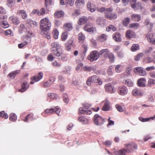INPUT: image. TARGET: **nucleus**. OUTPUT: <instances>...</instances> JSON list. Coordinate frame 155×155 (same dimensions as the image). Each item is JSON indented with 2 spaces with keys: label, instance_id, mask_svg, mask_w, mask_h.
<instances>
[{
  "label": "nucleus",
  "instance_id": "1",
  "mask_svg": "<svg viewBox=\"0 0 155 155\" xmlns=\"http://www.w3.org/2000/svg\"><path fill=\"white\" fill-rule=\"evenodd\" d=\"M125 145L127 148L115 151L114 152L115 154L117 155H126V153L131 152L133 150V149H137V145L134 143L125 144Z\"/></svg>",
  "mask_w": 155,
  "mask_h": 155
},
{
  "label": "nucleus",
  "instance_id": "2",
  "mask_svg": "<svg viewBox=\"0 0 155 155\" xmlns=\"http://www.w3.org/2000/svg\"><path fill=\"white\" fill-rule=\"evenodd\" d=\"M51 26V22L48 18L42 19L40 22V28L41 30V34H43L45 31L50 30Z\"/></svg>",
  "mask_w": 155,
  "mask_h": 155
},
{
  "label": "nucleus",
  "instance_id": "3",
  "mask_svg": "<svg viewBox=\"0 0 155 155\" xmlns=\"http://www.w3.org/2000/svg\"><path fill=\"white\" fill-rule=\"evenodd\" d=\"M52 48L51 51L54 55L58 57L61 56L63 54L62 50L61 45L58 42H55L51 44Z\"/></svg>",
  "mask_w": 155,
  "mask_h": 155
},
{
  "label": "nucleus",
  "instance_id": "4",
  "mask_svg": "<svg viewBox=\"0 0 155 155\" xmlns=\"http://www.w3.org/2000/svg\"><path fill=\"white\" fill-rule=\"evenodd\" d=\"M91 83H97L99 85L102 84V82L99 78L96 75H93L89 78L87 81V84L88 85H90Z\"/></svg>",
  "mask_w": 155,
  "mask_h": 155
},
{
  "label": "nucleus",
  "instance_id": "5",
  "mask_svg": "<svg viewBox=\"0 0 155 155\" xmlns=\"http://www.w3.org/2000/svg\"><path fill=\"white\" fill-rule=\"evenodd\" d=\"M94 124L97 126H101L105 122V119L97 114L94 115L93 119Z\"/></svg>",
  "mask_w": 155,
  "mask_h": 155
},
{
  "label": "nucleus",
  "instance_id": "6",
  "mask_svg": "<svg viewBox=\"0 0 155 155\" xmlns=\"http://www.w3.org/2000/svg\"><path fill=\"white\" fill-rule=\"evenodd\" d=\"M83 105L84 108L80 107L79 108L80 112L81 114H90L92 113V111L90 110L87 109V108L90 107L91 104L87 103H84Z\"/></svg>",
  "mask_w": 155,
  "mask_h": 155
},
{
  "label": "nucleus",
  "instance_id": "7",
  "mask_svg": "<svg viewBox=\"0 0 155 155\" xmlns=\"http://www.w3.org/2000/svg\"><path fill=\"white\" fill-rule=\"evenodd\" d=\"M98 53L96 51L91 52L88 56V59L91 61H93L97 60L99 58Z\"/></svg>",
  "mask_w": 155,
  "mask_h": 155
},
{
  "label": "nucleus",
  "instance_id": "8",
  "mask_svg": "<svg viewBox=\"0 0 155 155\" xmlns=\"http://www.w3.org/2000/svg\"><path fill=\"white\" fill-rule=\"evenodd\" d=\"M61 111V109L58 106H56L54 108L50 109H47L45 110V114L51 113L52 114L53 113L55 112L58 115H59V113Z\"/></svg>",
  "mask_w": 155,
  "mask_h": 155
},
{
  "label": "nucleus",
  "instance_id": "9",
  "mask_svg": "<svg viewBox=\"0 0 155 155\" xmlns=\"http://www.w3.org/2000/svg\"><path fill=\"white\" fill-rule=\"evenodd\" d=\"M104 88L106 91L110 93H114L116 91L114 85L110 83L106 84L104 86Z\"/></svg>",
  "mask_w": 155,
  "mask_h": 155
},
{
  "label": "nucleus",
  "instance_id": "10",
  "mask_svg": "<svg viewBox=\"0 0 155 155\" xmlns=\"http://www.w3.org/2000/svg\"><path fill=\"white\" fill-rule=\"evenodd\" d=\"M118 92L120 95L122 96L124 95L127 94L128 89L125 86H121L119 87Z\"/></svg>",
  "mask_w": 155,
  "mask_h": 155
},
{
  "label": "nucleus",
  "instance_id": "11",
  "mask_svg": "<svg viewBox=\"0 0 155 155\" xmlns=\"http://www.w3.org/2000/svg\"><path fill=\"white\" fill-rule=\"evenodd\" d=\"M73 39L72 38H71L68 41L65 45L66 49V50L69 51L71 49L72 47H74V44L73 43Z\"/></svg>",
  "mask_w": 155,
  "mask_h": 155
},
{
  "label": "nucleus",
  "instance_id": "12",
  "mask_svg": "<svg viewBox=\"0 0 155 155\" xmlns=\"http://www.w3.org/2000/svg\"><path fill=\"white\" fill-rule=\"evenodd\" d=\"M146 79L144 78H141L138 80L137 82V85L140 87H143L146 86Z\"/></svg>",
  "mask_w": 155,
  "mask_h": 155
},
{
  "label": "nucleus",
  "instance_id": "13",
  "mask_svg": "<svg viewBox=\"0 0 155 155\" xmlns=\"http://www.w3.org/2000/svg\"><path fill=\"white\" fill-rule=\"evenodd\" d=\"M109 54V51L108 49H102L98 53L99 56L101 55L105 58L107 57Z\"/></svg>",
  "mask_w": 155,
  "mask_h": 155
},
{
  "label": "nucleus",
  "instance_id": "14",
  "mask_svg": "<svg viewBox=\"0 0 155 155\" xmlns=\"http://www.w3.org/2000/svg\"><path fill=\"white\" fill-rule=\"evenodd\" d=\"M147 37L149 42L151 44L155 45V38L152 33L147 34Z\"/></svg>",
  "mask_w": 155,
  "mask_h": 155
},
{
  "label": "nucleus",
  "instance_id": "15",
  "mask_svg": "<svg viewBox=\"0 0 155 155\" xmlns=\"http://www.w3.org/2000/svg\"><path fill=\"white\" fill-rule=\"evenodd\" d=\"M113 38V39L116 42H120L121 40L120 34L118 32H116L114 34Z\"/></svg>",
  "mask_w": 155,
  "mask_h": 155
},
{
  "label": "nucleus",
  "instance_id": "16",
  "mask_svg": "<svg viewBox=\"0 0 155 155\" xmlns=\"http://www.w3.org/2000/svg\"><path fill=\"white\" fill-rule=\"evenodd\" d=\"M43 77V73L41 72H40L38 74L37 76L32 77L31 79L32 81H35V82H37L42 79Z\"/></svg>",
  "mask_w": 155,
  "mask_h": 155
},
{
  "label": "nucleus",
  "instance_id": "17",
  "mask_svg": "<svg viewBox=\"0 0 155 155\" xmlns=\"http://www.w3.org/2000/svg\"><path fill=\"white\" fill-rule=\"evenodd\" d=\"M132 93L133 95L136 96H141L143 95V93L140 90L136 88L133 90Z\"/></svg>",
  "mask_w": 155,
  "mask_h": 155
},
{
  "label": "nucleus",
  "instance_id": "18",
  "mask_svg": "<svg viewBox=\"0 0 155 155\" xmlns=\"http://www.w3.org/2000/svg\"><path fill=\"white\" fill-rule=\"evenodd\" d=\"M29 85L27 82H23L21 85V88L19 90V91L23 92L28 87Z\"/></svg>",
  "mask_w": 155,
  "mask_h": 155
},
{
  "label": "nucleus",
  "instance_id": "19",
  "mask_svg": "<svg viewBox=\"0 0 155 155\" xmlns=\"http://www.w3.org/2000/svg\"><path fill=\"white\" fill-rule=\"evenodd\" d=\"M132 20L134 21H140L141 17L140 15L133 14L131 15Z\"/></svg>",
  "mask_w": 155,
  "mask_h": 155
},
{
  "label": "nucleus",
  "instance_id": "20",
  "mask_svg": "<svg viewBox=\"0 0 155 155\" xmlns=\"http://www.w3.org/2000/svg\"><path fill=\"white\" fill-rule=\"evenodd\" d=\"M87 8L91 12H93L96 10V6L93 4H91L90 2H88L87 5Z\"/></svg>",
  "mask_w": 155,
  "mask_h": 155
},
{
  "label": "nucleus",
  "instance_id": "21",
  "mask_svg": "<svg viewBox=\"0 0 155 155\" xmlns=\"http://www.w3.org/2000/svg\"><path fill=\"white\" fill-rule=\"evenodd\" d=\"M17 14L18 15L21 16L22 18L24 19H26L27 17V14L25 10H19L18 11Z\"/></svg>",
  "mask_w": 155,
  "mask_h": 155
},
{
  "label": "nucleus",
  "instance_id": "22",
  "mask_svg": "<svg viewBox=\"0 0 155 155\" xmlns=\"http://www.w3.org/2000/svg\"><path fill=\"white\" fill-rule=\"evenodd\" d=\"M55 80L54 78H50L49 80L45 82L44 84V86L45 87H49L52 84V83Z\"/></svg>",
  "mask_w": 155,
  "mask_h": 155
},
{
  "label": "nucleus",
  "instance_id": "23",
  "mask_svg": "<svg viewBox=\"0 0 155 155\" xmlns=\"http://www.w3.org/2000/svg\"><path fill=\"white\" fill-rule=\"evenodd\" d=\"M87 20V18L85 16L79 18L78 21V23L79 25L84 24L86 23Z\"/></svg>",
  "mask_w": 155,
  "mask_h": 155
},
{
  "label": "nucleus",
  "instance_id": "24",
  "mask_svg": "<svg viewBox=\"0 0 155 155\" xmlns=\"http://www.w3.org/2000/svg\"><path fill=\"white\" fill-rule=\"evenodd\" d=\"M71 69V68L69 66H66L64 67L62 72L64 74H70V72Z\"/></svg>",
  "mask_w": 155,
  "mask_h": 155
},
{
  "label": "nucleus",
  "instance_id": "25",
  "mask_svg": "<svg viewBox=\"0 0 155 155\" xmlns=\"http://www.w3.org/2000/svg\"><path fill=\"white\" fill-rule=\"evenodd\" d=\"M110 110V103L108 101H106L102 108L103 111H108Z\"/></svg>",
  "mask_w": 155,
  "mask_h": 155
},
{
  "label": "nucleus",
  "instance_id": "26",
  "mask_svg": "<svg viewBox=\"0 0 155 155\" xmlns=\"http://www.w3.org/2000/svg\"><path fill=\"white\" fill-rule=\"evenodd\" d=\"M117 15L114 13L112 14L111 13L109 14L106 15L105 17L109 19H115L117 18Z\"/></svg>",
  "mask_w": 155,
  "mask_h": 155
},
{
  "label": "nucleus",
  "instance_id": "27",
  "mask_svg": "<svg viewBox=\"0 0 155 155\" xmlns=\"http://www.w3.org/2000/svg\"><path fill=\"white\" fill-rule=\"evenodd\" d=\"M123 82L128 87H131L134 85L132 81L130 79L124 80L123 81Z\"/></svg>",
  "mask_w": 155,
  "mask_h": 155
},
{
  "label": "nucleus",
  "instance_id": "28",
  "mask_svg": "<svg viewBox=\"0 0 155 155\" xmlns=\"http://www.w3.org/2000/svg\"><path fill=\"white\" fill-rule=\"evenodd\" d=\"M33 115L32 114H29L25 117V119L22 120L25 122H28L29 120H32L33 119Z\"/></svg>",
  "mask_w": 155,
  "mask_h": 155
},
{
  "label": "nucleus",
  "instance_id": "29",
  "mask_svg": "<svg viewBox=\"0 0 155 155\" xmlns=\"http://www.w3.org/2000/svg\"><path fill=\"white\" fill-rule=\"evenodd\" d=\"M9 18L12 21V22L14 24L18 25L20 22L18 18L16 17L11 16Z\"/></svg>",
  "mask_w": 155,
  "mask_h": 155
},
{
  "label": "nucleus",
  "instance_id": "30",
  "mask_svg": "<svg viewBox=\"0 0 155 155\" xmlns=\"http://www.w3.org/2000/svg\"><path fill=\"white\" fill-rule=\"evenodd\" d=\"M79 120L83 124H87L88 122V120L84 117H80L79 118Z\"/></svg>",
  "mask_w": 155,
  "mask_h": 155
},
{
  "label": "nucleus",
  "instance_id": "31",
  "mask_svg": "<svg viewBox=\"0 0 155 155\" xmlns=\"http://www.w3.org/2000/svg\"><path fill=\"white\" fill-rule=\"evenodd\" d=\"M19 70H16L13 71L12 72L10 73L8 75V76L10 77L11 78H15V76L16 74H17L19 73Z\"/></svg>",
  "mask_w": 155,
  "mask_h": 155
},
{
  "label": "nucleus",
  "instance_id": "32",
  "mask_svg": "<svg viewBox=\"0 0 155 155\" xmlns=\"http://www.w3.org/2000/svg\"><path fill=\"white\" fill-rule=\"evenodd\" d=\"M117 30L116 28L112 25H110L106 28V30L107 31H109L110 30H112L113 31H115Z\"/></svg>",
  "mask_w": 155,
  "mask_h": 155
},
{
  "label": "nucleus",
  "instance_id": "33",
  "mask_svg": "<svg viewBox=\"0 0 155 155\" xmlns=\"http://www.w3.org/2000/svg\"><path fill=\"white\" fill-rule=\"evenodd\" d=\"M64 27L65 30L68 31L71 30L73 28L71 24L70 23H68L64 24Z\"/></svg>",
  "mask_w": 155,
  "mask_h": 155
},
{
  "label": "nucleus",
  "instance_id": "34",
  "mask_svg": "<svg viewBox=\"0 0 155 155\" xmlns=\"http://www.w3.org/2000/svg\"><path fill=\"white\" fill-rule=\"evenodd\" d=\"M104 21V19L103 18L99 17L96 20V23L97 25H101L103 24Z\"/></svg>",
  "mask_w": 155,
  "mask_h": 155
},
{
  "label": "nucleus",
  "instance_id": "35",
  "mask_svg": "<svg viewBox=\"0 0 155 155\" xmlns=\"http://www.w3.org/2000/svg\"><path fill=\"white\" fill-rule=\"evenodd\" d=\"M54 15L56 18H59L63 16L64 12L62 11H60L56 12Z\"/></svg>",
  "mask_w": 155,
  "mask_h": 155
},
{
  "label": "nucleus",
  "instance_id": "36",
  "mask_svg": "<svg viewBox=\"0 0 155 155\" xmlns=\"http://www.w3.org/2000/svg\"><path fill=\"white\" fill-rule=\"evenodd\" d=\"M17 119V117L15 114H11L9 116V120L12 121H15Z\"/></svg>",
  "mask_w": 155,
  "mask_h": 155
},
{
  "label": "nucleus",
  "instance_id": "37",
  "mask_svg": "<svg viewBox=\"0 0 155 155\" xmlns=\"http://www.w3.org/2000/svg\"><path fill=\"white\" fill-rule=\"evenodd\" d=\"M139 49V46L138 44H134L131 47L130 49L132 51H135Z\"/></svg>",
  "mask_w": 155,
  "mask_h": 155
},
{
  "label": "nucleus",
  "instance_id": "38",
  "mask_svg": "<svg viewBox=\"0 0 155 155\" xmlns=\"http://www.w3.org/2000/svg\"><path fill=\"white\" fill-rule=\"evenodd\" d=\"M1 25L2 27L5 28H7L9 26V25L8 22L5 21L1 22Z\"/></svg>",
  "mask_w": 155,
  "mask_h": 155
},
{
  "label": "nucleus",
  "instance_id": "39",
  "mask_svg": "<svg viewBox=\"0 0 155 155\" xmlns=\"http://www.w3.org/2000/svg\"><path fill=\"white\" fill-rule=\"evenodd\" d=\"M99 40L101 41H104L106 40L107 38V36L105 34H103L99 37Z\"/></svg>",
  "mask_w": 155,
  "mask_h": 155
},
{
  "label": "nucleus",
  "instance_id": "40",
  "mask_svg": "<svg viewBox=\"0 0 155 155\" xmlns=\"http://www.w3.org/2000/svg\"><path fill=\"white\" fill-rule=\"evenodd\" d=\"M63 97L64 101V103H68L69 100L67 94L66 93H64L63 94Z\"/></svg>",
  "mask_w": 155,
  "mask_h": 155
},
{
  "label": "nucleus",
  "instance_id": "41",
  "mask_svg": "<svg viewBox=\"0 0 155 155\" xmlns=\"http://www.w3.org/2000/svg\"><path fill=\"white\" fill-rule=\"evenodd\" d=\"M130 22V18L128 17L126 18L123 21V24L124 26H127Z\"/></svg>",
  "mask_w": 155,
  "mask_h": 155
},
{
  "label": "nucleus",
  "instance_id": "42",
  "mask_svg": "<svg viewBox=\"0 0 155 155\" xmlns=\"http://www.w3.org/2000/svg\"><path fill=\"white\" fill-rule=\"evenodd\" d=\"M68 37V33L66 32H64L62 35L61 38L63 41H65Z\"/></svg>",
  "mask_w": 155,
  "mask_h": 155
},
{
  "label": "nucleus",
  "instance_id": "43",
  "mask_svg": "<svg viewBox=\"0 0 155 155\" xmlns=\"http://www.w3.org/2000/svg\"><path fill=\"white\" fill-rule=\"evenodd\" d=\"M78 39L80 41L83 42L85 38V36L81 33H80L78 35Z\"/></svg>",
  "mask_w": 155,
  "mask_h": 155
},
{
  "label": "nucleus",
  "instance_id": "44",
  "mask_svg": "<svg viewBox=\"0 0 155 155\" xmlns=\"http://www.w3.org/2000/svg\"><path fill=\"white\" fill-rule=\"evenodd\" d=\"M49 30H47L46 32H44L43 34H41L44 37H46L48 39H49L51 38V37L50 35V34L49 33Z\"/></svg>",
  "mask_w": 155,
  "mask_h": 155
},
{
  "label": "nucleus",
  "instance_id": "45",
  "mask_svg": "<svg viewBox=\"0 0 155 155\" xmlns=\"http://www.w3.org/2000/svg\"><path fill=\"white\" fill-rule=\"evenodd\" d=\"M53 34L54 37L55 39H57L58 38V32L57 30L56 29H54L53 32Z\"/></svg>",
  "mask_w": 155,
  "mask_h": 155
},
{
  "label": "nucleus",
  "instance_id": "46",
  "mask_svg": "<svg viewBox=\"0 0 155 155\" xmlns=\"http://www.w3.org/2000/svg\"><path fill=\"white\" fill-rule=\"evenodd\" d=\"M0 117L4 118L5 119H7L8 116L7 114L5 113L4 111H3L0 112Z\"/></svg>",
  "mask_w": 155,
  "mask_h": 155
},
{
  "label": "nucleus",
  "instance_id": "47",
  "mask_svg": "<svg viewBox=\"0 0 155 155\" xmlns=\"http://www.w3.org/2000/svg\"><path fill=\"white\" fill-rule=\"evenodd\" d=\"M108 57L111 63H112L114 62V58L113 54L111 53L110 54Z\"/></svg>",
  "mask_w": 155,
  "mask_h": 155
},
{
  "label": "nucleus",
  "instance_id": "48",
  "mask_svg": "<svg viewBox=\"0 0 155 155\" xmlns=\"http://www.w3.org/2000/svg\"><path fill=\"white\" fill-rule=\"evenodd\" d=\"M115 107L117 110L120 112H122L124 111V109L123 107L119 105L118 104H117L115 105Z\"/></svg>",
  "mask_w": 155,
  "mask_h": 155
},
{
  "label": "nucleus",
  "instance_id": "49",
  "mask_svg": "<svg viewBox=\"0 0 155 155\" xmlns=\"http://www.w3.org/2000/svg\"><path fill=\"white\" fill-rule=\"evenodd\" d=\"M74 0H65V3L69 5L70 6H72L74 4Z\"/></svg>",
  "mask_w": 155,
  "mask_h": 155
},
{
  "label": "nucleus",
  "instance_id": "50",
  "mask_svg": "<svg viewBox=\"0 0 155 155\" xmlns=\"http://www.w3.org/2000/svg\"><path fill=\"white\" fill-rule=\"evenodd\" d=\"M139 26L138 23H133L130 24V28H137Z\"/></svg>",
  "mask_w": 155,
  "mask_h": 155
},
{
  "label": "nucleus",
  "instance_id": "51",
  "mask_svg": "<svg viewBox=\"0 0 155 155\" xmlns=\"http://www.w3.org/2000/svg\"><path fill=\"white\" fill-rule=\"evenodd\" d=\"M154 84H155V80L151 78H150L149 79L148 84V86L149 87L151 85H153Z\"/></svg>",
  "mask_w": 155,
  "mask_h": 155
},
{
  "label": "nucleus",
  "instance_id": "52",
  "mask_svg": "<svg viewBox=\"0 0 155 155\" xmlns=\"http://www.w3.org/2000/svg\"><path fill=\"white\" fill-rule=\"evenodd\" d=\"M126 37L129 38H132V35L131 34V31L130 30H127L126 33Z\"/></svg>",
  "mask_w": 155,
  "mask_h": 155
},
{
  "label": "nucleus",
  "instance_id": "53",
  "mask_svg": "<svg viewBox=\"0 0 155 155\" xmlns=\"http://www.w3.org/2000/svg\"><path fill=\"white\" fill-rule=\"evenodd\" d=\"M143 55V54L142 53H140L137 55L135 57V61H138L139 60L140 58L142 57Z\"/></svg>",
  "mask_w": 155,
  "mask_h": 155
},
{
  "label": "nucleus",
  "instance_id": "54",
  "mask_svg": "<svg viewBox=\"0 0 155 155\" xmlns=\"http://www.w3.org/2000/svg\"><path fill=\"white\" fill-rule=\"evenodd\" d=\"M130 2L131 4V7L133 9H135L136 7L135 5V3L136 2V0H130Z\"/></svg>",
  "mask_w": 155,
  "mask_h": 155
},
{
  "label": "nucleus",
  "instance_id": "55",
  "mask_svg": "<svg viewBox=\"0 0 155 155\" xmlns=\"http://www.w3.org/2000/svg\"><path fill=\"white\" fill-rule=\"evenodd\" d=\"M144 23L145 25H149L151 27H153V24L150 22V20L148 19H145Z\"/></svg>",
  "mask_w": 155,
  "mask_h": 155
},
{
  "label": "nucleus",
  "instance_id": "56",
  "mask_svg": "<svg viewBox=\"0 0 155 155\" xmlns=\"http://www.w3.org/2000/svg\"><path fill=\"white\" fill-rule=\"evenodd\" d=\"M5 34L6 35H10L11 36H12L13 35V33L11 30L9 29L5 31Z\"/></svg>",
  "mask_w": 155,
  "mask_h": 155
},
{
  "label": "nucleus",
  "instance_id": "57",
  "mask_svg": "<svg viewBox=\"0 0 155 155\" xmlns=\"http://www.w3.org/2000/svg\"><path fill=\"white\" fill-rule=\"evenodd\" d=\"M52 65L56 67H60L61 66V64L60 63L57 62L56 61H55L54 62L52 63Z\"/></svg>",
  "mask_w": 155,
  "mask_h": 155
},
{
  "label": "nucleus",
  "instance_id": "58",
  "mask_svg": "<svg viewBox=\"0 0 155 155\" xmlns=\"http://www.w3.org/2000/svg\"><path fill=\"white\" fill-rule=\"evenodd\" d=\"M83 70L85 71H90L92 70V68L91 66H84L83 67Z\"/></svg>",
  "mask_w": 155,
  "mask_h": 155
},
{
  "label": "nucleus",
  "instance_id": "59",
  "mask_svg": "<svg viewBox=\"0 0 155 155\" xmlns=\"http://www.w3.org/2000/svg\"><path fill=\"white\" fill-rule=\"evenodd\" d=\"M153 50V48L152 47H150L148 49L145 50L144 52L145 54L148 55L151 53V51Z\"/></svg>",
  "mask_w": 155,
  "mask_h": 155
},
{
  "label": "nucleus",
  "instance_id": "60",
  "mask_svg": "<svg viewBox=\"0 0 155 155\" xmlns=\"http://www.w3.org/2000/svg\"><path fill=\"white\" fill-rule=\"evenodd\" d=\"M45 12V9L44 8H42L40 9V11H39V13H38V15H44Z\"/></svg>",
  "mask_w": 155,
  "mask_h": 155
},
{
  "label": "nucleus",
  "instance_id": "61",
  "mask_svg": "<svg viewBox=\"0 0 155 155\" xmlns=\"http://www.w3.org/2000/svg\"><path fill=\"white\" fill-rule=\"evenodd\" d=\"M7 4L9 7L12 6V5L14 4L15 3V1L12 0H7Z\"/></svg>",
  "mask_w": 155,
  "mask_h": 155
},
{
  "label": "nucleus",
  "instance_id": "62",
  "mask_svg": "<svg viewBox=\"0 0 155 155\" xmlns=\"http://www.w3.org/2000/svg\"><path fill=\"white\" fill-rule=\"evenodd\" d=\"M112 11V9L111 8H106L105 11V15H106L110 13Z\"/></svg>",
  "mask_w": 155,
  "mask_h": 155
},
{
  "label": "nucleus",
  "instance_id": "63",
  "mask_svg": "<svg viewBox=\"0 0 155 155\" xmlns=\"http://www.w3.org/2000/svg\"><path fill=\"white\" fill-rule=\"evenodd\" d=\"M142 67H137L134 68V71L135 73L138 72L139 74L141 71Z\"/></svg>",
  "mask_w": 155,
  "mask_h": 155
},
{
  "label": "nucleus",
  "instance_id": "64",
  "mask_svg": "<svg viewBox=\"0 0 155 155\" xmlns=\"http://www.w3.org/2000/svg\"><path fill=\"white\" fill-rule=\"evenodd\" d=\"M80 14L79 10H75L74 12L72 13V15L74 17H76L78 15Z\"/></svg>",
  "mask_w": 155,
  "mask_h": 155
}]
</instances>
